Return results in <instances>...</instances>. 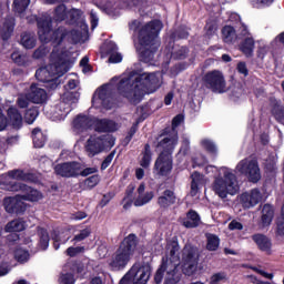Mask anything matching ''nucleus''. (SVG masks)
I'll return each mask as SVG.
<instances>
[{
    "mask_svg": "<svg viewBox=\"0 0 284 284\" xmlns=\"http://www.w3.org/2000/svg\"><path fill=\"white\" fill-rule=\"evenodd\" d=\"M163 85V73H124L112 78L110 83L98 89L92 99L93 108L111 110L114 105L112 94L118 90L131 103H140L145 94H154Z\"/></svg>",
    "mask_w": 284,
    "mask_h": 284,
    "instance_id": "f257e3e1",
    "label": "nucleus"
},
{
    "mask_svg": "<svg viewBox=\"0 0 284 284\" xmlns=\"http://www.w3.org/2000/svg\"><path fill=\"white\" fill-rule=\"evenodd\" d=\"M179 242L171 241L166 244V261L156 272L154 281L156 284L163 281L165 272V284L179 283L182 270L186 276H192L199 271V248L187 244L182 251V258L179 256Z\"/></svg>",
    "mask_w": 284,
    "mask_h": 284,
    "instance_id": "f03ea898",
    "label": "nucleus"
},
{
    "mask_svg": "<svg viewBox=\"0 0 284 284\" xmlns=\"http://www.w3.org/2000/svg\"><path fill=\"white\" fill-rule=\"evenodd\" d=\"M17 181L34 180L32 179V174H26L20 170L10 171L8 173L6 181L1 183L2 190H7L8 192H22L21 195L4 199V209L9 214H13V212H23V210H26V203L23 201L37 203L43 199V193L39 190L32 189Z\"/></svg>",
    "mask_w": 284,
    "mask_h": 284,
    "instance_id": "7ed1b4c3",
    "label": "nucleus"
},
{
    "mask_svg": "<svg viewBox=\"0 0 284 284\" xmlns=\"http://www.w3.org/2000/svg\"><path fill=\"white\" fill-rule=\"evenodd\" d=\"M51 63L37 70L36 78L42 83H48L49 90H55L59 85V77H63L65 72L72 68L77 59L63 47H54L51 58Z\"/></svg>",
    "mask_w": 284,
    "mask_h": 284,
    "instance_id": "20e7f679",
    "label": "nucleus"
},
{
    "mask_svg": "<svg viewBox=\"0 0 284 284\" xmlns=\"http://www.w3.org/2000/svg\"><path fill=\"white\" fill-rule=\"evenodd\" d=\"M206 174H214L211 190L219 199H227V196H236L241 190L239 186V178L234 170L227 166L216 168L214 165H206L204 168Z\"/></svg>",
    "mask_w": 284,
    "mask_h": 284,
    "instance_id": "39448f33",
    "label": "nucleus"
},
{
    "mask_svg": "<svg viewBox=\"0 0 284 284\" xmlns=\"http://www.w3.org/2000/svg\"><path fill=\"white\" fill-rule=\"evenodd\" d=\"M50 23H52L51 17L43 16L38 19V34L42 43H48L49 41H53V43H58L59 45V43H61V41H63V39H65V37H68L69 34L73 41H81V39H83V37L88 34V24L82 23L81 26L82 31L79 33H77L75 31H71L70 33H68V31H65L64 28H60L55 32H53V37H52V31L50 30Z\"/></svg>",
    "mask_w": 284,
    "mask_h": 284,
    "instance_id": "423d86ee",
    "label": "nucleus"
},
{
    "mask_svg": "<svg viewBox=\"0 0 284 284\" xmlns=\"http://www.w3.org/2000/svg\"><path fill=\"white\" fill-rule=\"evenodd\" d=\"M178 141L179 136H176V134H173L163 138L159 142L158 150H162V152L154 164V174L156 176H168V174L172 172V151L174 150V148H176Z\"/></svg>",
    "mask_w": 284,
    "mask_h": 284,
    "instance_id": "0eeeda50",
    "label": "nucleus"
},
{
    "mask_svg": "<svg viewBox=\"0 0 284 284\" xmlns=\"http://www.w3.org/2000/svg\"><path fill=\"white\" fill-rule=\"evenodd\" d=\"M163 30V23L159 20L151 21L139 31V43L142 47L143 57H148L150 50V58H144V61H152V50H156L160 45L159 32Z\"/></svg>",
    "mask_w": 284,
    "mask_h": 284,
    "instance_id": "6e6552de",
    "label": "nucleus"
},
{
    "mask_svg": "<svg viewBox=\"0 0 284 284\" xmlns=\"http://www.w3.org/2000/svg\"><path fill=\"white\" fill-rule=\"evenodd\" d=\"M136 252V235L130 234L126 236L120 247L111 257L109 265L111 270L119 272V270H124V267L130 263L133 254Z\"/></svg>",
    "mask_w": 284,
    "mask_h": 284,
    "instance_id": "1a4fd4ad",
    "label": "nucleus"
},
{
    "mask_svg": "<svg viewBox=\"0 0 284 284\" xmlns=\"http://www.w3.org/2000/svg\"><path fill=\"white\" fill-rule=\"evenodd\" d=\"M73 128L77 132H83L89 128H93L97 132H116L119 124L112 120H97L87 115H78L73 120Z\"/></svg>",
    "mask_w": 284,
    "mask_h": 284,
    "instance_id": "9d476101",
    "label": "nucleus"
},
{
    "mask_svg": "<svg viewBox=\"0 0 284 284\" xmlns=\"http://www.w3.org/2000/svg\"><path fill=\"white\" fill-rule=\"evenodd\" d=\"M114 143L116 139L112 134L91 135L85 143V152L88 156H97V154L112 150Z\"/></svg>",
    "mask_w": 284,
    "mask_h": 284,
    "instance_id": "9b49d317",
    "label": "nucleus"
},
{
    "mask_svg": "<svg viewBox=\"0 0 284 284\" xmlns=\"http://www.w3.org/2000/svg\"><path fill=\"white\" fill-rule=\"evenodd\" d=\"M152 270L150 265L134 264L121 278L120 284H148Z\"/></svg>",
    "mask_w": 284,
    "mask_h": 284,
    "instance_id": "f8f14e48",
    "label": "nucleus"
},
{
    "mask_svg": "<svg viewBox=\"0 0 284 284\" xmlns=\"http://www.w3.org/2000/svg\"><path fill=\"white\" fill-rule=\"evenodd\" d=\"M79 92L67 91L62 101L55 106L51 116L52 121H63L72 110V105L79 103Z\"/></svg>",
    "mask_w": 284,
    "mask_h": 284,
    "instance_id": "ddd939ff",
    "label": "nucleus"
},
{
    "mask_svg": "<svg viewBox=\"0 0 284 284\" xmlns=\"http://www.w3.org/2000/svg\"><path fill=\"white\" fill-rule=\"evenodd\" d=\"M236 174H242L251 183H258L261 181V168L258 162L252 158L241 160L235 166Z\"/></svg>",
    "mask_w": 284,
    "mask_h": 284,
    "instance_id": "4468645a",
    "label": "nucleus"
},
{
    "mask_svg": "<svg viewBox=\"0 0 284 284\" xmlns=\"http://www.w3.org/2000/svg\"><path fill=\"white\" fill-rule=\"evenodd\" d=\"M205 82L213 92H219L220 94L225 92V78H223L221 71L209 72L205 75Z\"/></svg>",
    "mask_w": 284,
    "mask_h": 284,
    "instance_id": "2eb2a0df",
    "label": "nucleus"
},
{
    "mask_svg": "<svg viewBox=\"0 0 284 284\" xmlns=\"http://www.w3.org/2000/svg\"><path fill=\"white\" fill-rule=\"evenodd\" d=\"M55 174L59 176H64L70 179L72 176H79L81 174V164L78 162H67L63 164H58L54 168Z\"/></svg>",
    "mask_w": 284,
    "mask_h": 284,
    "instance_id": "dca6fc26",
    "label": "nucleus"
},
{
    "mask_svg": "<svg viewBox=\"0 0 284 284\" xmlns=\"http://www.w3.org/2000/svg\"><path fill=\"white\" fill-rule=\"evenodd\" d=\"M240 201L246 210H250V207H254L263 201V194H261V191L257 189H253L248 192L242 193L240 196Z\"/></svg>",
    "mask_w": 284,
    "mask_h": 284,
    "instance_id": "f3484780",
    "label": "nucleus"
},
{
    "mask_svg": "<svg viewBox=\"0 0 284 284\" xmlns=\"http://www.w3.org/2000/svg\"><path fill=\"white\" fill-rule=\"evenodd\" d=\"M152 199H154V192L145 191V184L142 183L136 190V196L133 204L135 205V207H142V205H148V203H150Z\"/></svg>",
    "mask_w": 284,
    "mask_h": 284,
    "instance_id": "a211bd4d",
    "label": "nucleus"
},
{
    "mask_svg": "<svg viewBox=\"0 0 284 284\" xmlns=\"http://www.w3.org/2000/svg\"><path fill=\"white\" fill-rule=\"evenodd\" d=\"M28 93H29V99L31 103L41 104L48 101V93L45 92L44 89H42L37 84H32Z\"/></svg>",
    "mask_w": 284,
    "mask_h": 284,
    "instance_id": "6ab92c4d",
    "label": "nucleus"
},
{
    "mask_svg": "<svg viewBox=\"0 0 284 284\" xmlns=\"http://www.w3.org/2000/svg\"><path fill=\"white\" fill-rule=\"evenodd\" d=\"M242 34L245 39L241 44V51L246 54V57H251L254 52V38H252V33H250V29H247L246 26L242 27Z\"/></svg>",
    "mask_w": 284,
    "mask_h": 284,
    "instance_id": "aec40b11",
    "label": "nucleus"
},
{
    "mask_svg": "<svg viewBox=\"0 0 284 284\" xmlns=\"http://www.w3.org/2000/svg\"><path fill=\"white\" fill-rule=\"evenodd\" d=\"M192 182H191V196H196L199 194V191L205 183H209L210 180L205 178L203 174L199 172H194L191 175Z\"/></svg>",
    "mask_w": 284,
    "mask_h": 284,
    "instance_id": "412c9836",
    "label": "nucleus"
},
{
    "mask_svg": "<svg viewBox=\"0 0 284 284\" xmlns=\"http://www.w3.org/2000/svg\"><path fill=\"white\" fill-rule=\"evenodd\" d=\"M252 240L257 245L261 252H266V254H272V241L263 234H255Z\"/></svg>",
    "mask_w": 284,
    "mask_h": 284,
    "instance_id": "4be33fe9",
    "label": "nucleus"
},
{
    "mask_svg": "<svg viewBox=\"0 0 284 284\" xmlns=\"http://www.w3.org/2000/svg\"><path fill=\"white\" fill-rule=\"evenodd\" d=\"M7 114L9 125H12V128H14L16 130H19V128L23 125V118L21 116V113H19V110H17V108H9Z\"/></svg>",
    "mask_w": 284,
    "mask_h": 284,
    "instance_id": "5701e85b",
    "label": "nucleus"
},
{
    "mask_svg": "<svg viewBox=\"0 0 284 284\" xmlns=\"http://www.w3.org/2000/svg\"><path fill=\"white\" fill-rule=\"evenodd\" d=\"M105 50L108 54H110L109 63H121L123 61V55L116 52V50H119V48L116 47V43L112 41L108 42L105 44Z\"/></svg>",
    "mask_w": 284,
    "mask_h": 284,
    "instance_id": "b1692460",
    "label": "nucleus"
},
{
    "mask_svg": "<svg viewBox=\"0 0 284 284\" xmlns=\"http://www.w3.org/2000/svg\"><path fill=\"white\" fill-rule=\"evenodd\" d=\"M176 203V195H174V191L166 190L163 194L158 199V204L160 207H170V205H174Z\"/></svg>",
    "mask_w": 284,
    "mask_h": 284,
    "instance_id": "393cba45",
    "label": "nucleus"
},
{
    "mask_svg": "<svg viewBox=\"0 0 284 284\" xmlns=\"http://www.w3.org/2000/svg\"><path fill=\"white\" fill-rule=\"evenodd\" d=\"M274 219V207L270 204H265L262 209L261 223L262 227H270Z\"/></svg>",
    "mask_w": 284,
    "mask_h": 284,
    "instance_id": "a878e982",
    "label": "nucleus"
},
{
    "mask_svg": "<svg viewBox=\"0 0 284 284\" xmlns=\"http://www.w3.org/2000/svg\"><path fill=\"white\" fill-rule=\"evenodd\" d=\"M182 224L184 227H199V225H201V217L197 212L190 211L186 217L182 220Z\"/></svg>",
    "mask_w": 284,
    "mask_h": 284,
    "instance_id": "bb28decb",
    "label": "nucleus"
},
{
    "mask_svg": "<svg viewBox=\"0 0 284 284\" xmlns=\"http://www.w3.org/2000/svg\"><path fill=\"white\" fill-rule=\"evenodd\" d=\"M13 30H14V19L9 18L8 20H6L2 28H0V34H1L2 39L4 41L10 39Z\"/></svg>",
    "mask_w": 284,
    "mask_h": 284,
    "instance_id": "cd10ccee",
    "label": "nucleus"
},
{
    "mask_svg": "<svg viewBox=\"0 0 284 284\" xmlns=\"http://www.w3.org/2000/svg\"><path fill=\"white\" fill-rule=\"evenodd\" d=\"M220 245L221 239H219V236L212 233L206 234V250H209V252H216Z\"/></svg>",
    "mask_w": 284,
    "mask_h": 284,
    "instance_id": "c85d7f7f",
    "label": "nucleus"
},
{
    "mask_svg": "<svg viewBox=\"0 0 284 284\" xmlns=\"http://www.w3.org/2000/svg\"><path fill=\"white\" fill-rule=\"evenodd\" d=\"M27 226L26 221L13 220L6 225L4 230L6 232H23Z\"/></svg>",
    "mask_w": 284,
    "mask_h": 284,
    "instance_id": "c756f323",
    "label": "nucleus"
},
{
    "mask_svg": "<svg viewBox=\"0 0 284 284\" xmlns=\"http://www.w3.org/2000/svg\"><path fill=\"white\" fill-rule=\"evenodd\" d=\"M53 241L54 250H59L61 244H65L68 243V241H70V231L59 232L57 235L53 236Z\"/></svg>",
    "mask_w": 284,
    "mask_h": 284,
    "instance_id": "7c9ffc66",
    "label": "nucleus"
},
{
    "mask_svg": "<svg viewBox=\"0 0 284 284\" xmlns=\"http://www.w3.org/2000/svg\"><path fill=\"white\" fill-rule=\"evenodd\" d=\"M21 44L27 50H32L37 45V38L32 33H23L21 38Z\"/></svg>",
    "mask_w": 284,
    "mask_h": 284,
    "instance_id": "2f4dec72",
    "label": "nucleus"
},
{
    "mask_svg": "<svg viewBox=\"0 0 284 284\" xmlns=\"http://www.w3.org/2000/svg\"><path fill=\"white\" fill-rule=\"evenodd\" d=\"M32 139L34 148H43V145H45V136L40 129H34L32 131Z\"/></svg>",
    "mask_w": 284,
    "mask_h": 284,
    "instance_id": "473e14b6",
    "label": "nucleus"
},
{
    "mask_svg": "<svg viewBox=\"0 0 284 284\" xmlns=\"http://www.w3.org/2000/svg\"><path fill=\"white\" fill-rule=\"evenodd\" d=\"M222 37L225 43H232V41L236 39V32L234 31V28L226 26L222 30Z\"/></svg>",
    "mask_w": 284,
    "mask_h": 284,
    "instance_id": "72a5a7b5",
    "label": "nucleus"
},
{
    "mask_svg": "<svg viewBox=\"0 0 284 284\" xmlns=\"http://www.w3.org/2000/svg\"><path fill=\"white\" fill-rule=\"evenodd\" d=\"M39 235H40V247L42 250H48L50 245V235H48V231H45V229H40Z\"/></svg>",
    "mask_w": 284,
    "mask_h": 284,
    "instance_id": "f704fd0d",
    "label": "nucleus"
},
{
    "mask_svg": "<svg viewBox=\"0 0 284 284\" xmlns=\"http://www.w3.org/2000/svg\"><path fill=\"white\" fill-rule=\"evenodd\" d=\"M98 183H101V176L95 174L84 180V187H87V190H92L97 187Z\"/></svg>",
    "mask_w": 284,
    "mask_h": 284,
    "instance_id": "c9c22d12",
    "label": "nucleus"
},
{
    "mask_svg": "<svg viewBox=\"0 0 284 284\" xmlns=\"http://www.w3.org/2000/svg\"><path fill=\"white\" fill-rule=\"evenodd\" d=\"M38 116H39V110L37 108H31L27 110L24 114V120L27 121V123L31 124V123H34V121H37Z\"/></svg>",
    "mask_w": 284,
    "mask_h": 284,
    "instance_id": "e433bc0d",
    "label": "nucleus"
},
{
    "mask_svg": "<svg viewBox=\"0 0 284 284\" xmlns=\"http://www.w3.org/2000/svg\"><path fill=\"white\" fill-rule=\"evenodd\" d=\"M30 102H32V100H30V93H22L18 97L17 100V104L18 108H28V105H30Z\"/></svg>",
    "mask_w": 284,
    "mask_h": 284,
    "instance_id": "4c0bfd02",
    "label": "nucleus"
},
{
    "mask_svg": "<svg viewBox=\"0 0 284 284\" xmlns=\"http://www.w3.org/2000/svg\"><path fill=\"white\" fill-rule=\"evenodd\" d=\"M14 258H17L19 263H26L30 258V253L23 248H18L14 252Z\"/></svg>",
    "mask_w": 284,
    "mask_h": 284,
    "instance_id": "58836bf2",
    "label": "nucleus"
},
{
    "mask_svg": "<svg viewBox=\"0 0 284 284\" xmlns=\"http://www.w3.org/2000/svg\"><path fill=\"white\" fill-rule=\"evenodd\" d=\"M90 234H92V230H90V227L83 229L74 235L73 241H75V243H81V241H85Z\"/></svg>",
    "mask_w": 284,
    "mask_h": 284,
    "instance_id": "ea45409f",
    "label": "nucleus"
},
{
    "mask_svg": "<svg viewBox=\"0 0 284 284\" xmlns=\"http://www.w3.org/2000/svg\"><path fill=\"white\" fill-rule=\"evenodd\" d=\"M150 146H145V152L143 153V156L140 161L141 168H150V163L152 161V155L150 154V150L148 149Z\"/></svg>",
    "mask_w": 284,
    "mask_h": 284,
    "instance_id": "a19ab883",
    "label": "nucleus"
},
{
    "mask_svg": "<svg viewBox=\"0 0 284 284\" xmlns=\"http://www.w3.org/2000/svg\"><path fill=\"white\" fill-rule=\"evenodd\" d=\"M16 12H23L28 6H30V0H14L13 1Z\"/></svg>",
    "mask_w": 284,
    "mask_h": 284,
    "instance_id": "79ce46f5",
    "label": "nucleus"
},
{
    "mask_svg": "<svg viewBox=\"0 0 284 284\" xmlns=\"http://www.w3.org/2000/svg\"><path fill=\"white\" fill-rule=\"evenodd\" d=\"M65 17H68V13L65 12V6L60 4L55 9L54 19H55V21H63V20H65Z\"/></svg>",
    "mask_w": 284,
    "mask_h": 284,
    "instance_id": "37998d69",
    "label": "nucleus"
},
{
    "mask_svg": "<svg viewBox=\"0 0 284 284\" xmlns=\"http://www.w3.org/2000/svg\"><path fill=\"white\" fill-rule=\"evenodd\" d=\"M60 284H74V275L71 273H62L59 277Z\"/></svg>",
    "mask_w": 284,
    "mask_h": 284,
    "instance_id": "c03bdc74",
    "label": "nucleus"
},
{
    "mask_svg": "<svg viewBox=\"0 0 284 284\" xmlns=\"http://www.w3.org/2000/svg\"><path fill=\"white\" fill-rule=\"evenodd\" d=\"M201 145L207 152H211V153L216 152V145L214 144V142H212L210 140H202Z\"/></svg>",
    "mask_w": 284,
    "mask_h": 284,
    "instance_id": "a18cd8bd",
    "label": "nucleus"
},
{
    "mask_svg": "<svg viewBox=\"0 0 284 284\" xmlns=\"http://www.w3.org/2000/svg\"><path fill=\"white\" fill-rule=\"evenodd\" d=\"M83 252H85L84 246H77V247L71 246L67 250V255L68 256H78V254H83Z\"/></svg>",
    "mask_w": 284,
    "mask_h": 284,
    "instance_id": "49530a36",
    "label": "nucleus"
},
{
    "mask_svg": "<svg viewBox=\"0 0 284 284\" xmlns=\"http://www.w3.org/2000/svg\"><path fill=\"white\" fill-rule=\"evenodd\" d=\"M272 112H273V115L275 116V119L277 121H284V110H283V106L276 105V106L273 108Z\"/></svg>",
    "mask_w": 284,
    "mask_h": 284,
    "instance_id": "de8ad7c7",
    "label": "nucleus"
},
{
    "mask_svg": "<svg viewBox=\"0 0 284 284\" xmlns=\"http://www.w3.org/2000/svg\"><path fill=\"white\" fill-rule=\"evenodd\" d=\"M81 14L82 12L79 9H72L71 11L68 12V17H70L72 23H77Z\"/></svg>",
    "mask_w": 284,
    "mask_h": 284,
    "instance_id": "09e8293b",
    "label": "nucleus"
},
{
    "mask_svg": "<svg viewBox=\"0 0 284 284\" xmlns=\"http://www.w3.org/2000/svg\"><path fill=\"white\" fill-rule=\"evenodd\" d=\"M252 270H253V272H256L257 274H260L264 278H267L268 281H272V278H274V274L267 273L258 267H252Z\"/></svg>",
    "mask_w": 284,
    "mask_h": 284,
    "instance_id": "8fccbe9b",
    "label": "nucleus"
},
{
    "mask_svg": "<svg viewBox=\"0 0 284 284\" xmlns=\"http://www.w3.org/2000/svg\"><path fill=\"white\" fill-rule=\"evenodd\" d=\"M114 160V151L111 152L102 162V170H106V168H110V163H112V161Z\"/></svg>",
    "mask_w": 284,
    "mask_h": 284,
    "instance_id": "3c124183",
    "label": "nucleus"
},
{
    "mask_svg": "<svg viewBox=\"0 0 284 284\" xmlns=\"http://www.w3.org/2000/svg\"><path fill=\"white\" fill-rule=\"evenodd\" d=\"M97 172H99V169H97L95 166L93 168H87L84 170L81 171L80 169V175L81 176H90V174H97Z\"/></svg>",
    "mask_w": 284,
    "mask_h": 284,
    "instance_id": "603ef678",
    "label": "nucleus"
},
{
    "mask_svg": "<svg viewBox=\"0 0 284 284\" xmlns=\"http://www.w3.org/2000/svg\"><path fill=\"white\" fill-rule=\"evenodd\" d=\"M225 281V275L223 273H216L211 277V284H219Z\"/></svg>",
    "mask_w": 284,
    "mask_h": 284,
    "instance_id": "864d4df0",
    "label": "nucleus"
},
{
    "mask_svg": "<svg viewBox=\"0 0 284 284\" xmlns=\"http://www.w3.org/2000/svg\"><path fill=\"white\" fill-rule=\"evenodd\" d=\"M105 280V275L103 273H100L91 278L90 284H105L103 281Z\"/></svg>",
    "mask_w": 284,
    "mask_h": 284,
    "instance_id": "5fc2aeb1",
    "label": "nucleus"
},
{
    "mask_svg": "<svg viewBox=\"0 0 284 284\" xmlns=\"http://www.w3.org/2000/svg\"><path fill=\"white\" fill-rule=\"evenodd\" d=\"M274 0H256L255 8H267V6H272Z\"/></svg>",
    "mask_w": 284,
    "mask_h": 284,
    "instance_id": "6e6d98bb",
    "label": "nucleus"
},
{
    "mask_svg": "<svg viewBox=\"0 0 284 284\" xmlns=\"http://www.w3.org/2000/svg\"><path fill=\"white\" fill-rule=\"evenodd\" d=\"M190 150V140H184L182 148L180 149L179 156H185Z\"/></svg>",
    "mask_w": 284,
    "mask_h": 284,
    "instance_id": "4d7b16f0",
    "label": "nucleus"
},
{
    "mask_svg": "<svg viewBox=\"0 0 284 284\" xmlns=\"http://www.w3.org/2000/svg\"><path fill=\"white\" fill-rule=\"evenodd\" d=\"M10 273V265L6 262H0V276H6Z\"/></svg>",
    "mask_w": 284,
    "mask_h": 284,
    "instance_id": "13d9d810",
    "label": "nucleus"
},
{
    "mask_svg": "<svg viewBox=\"0 0 284 284\" xmlns=\"http://www.w3.org/2000/svg\"><path fill=\"white\" fill-rule=\"evenodd\" d=\"M11 59L12 61H14V63H18V65H23V57L21 55V53L13 52L11 54Z\"/></svg>",
    "mask_w": 284,
    "mask_h": 284,
    "instance_id": "bf43d9fd",
    "label": "nucleus"
},
{
    "mask_svg": "<svg viewBox=\"0 0 284 284\" xmlns=\"http://www.w3.org/2000/svg\"><path fill=\"white\" fill-rule=\"evenodd\" d=\"M90 17H91V28L92 30H94L97 26H99V17H97V13L93 10L90 12Z\"/></svg>",
    "mask_w": 284,
    "mask_h": 284,
    "instance_id": "052dcab7",
    "label": "nucleus"
},
{
    "mask_svg": "<svg viewBox=\"0 0 284 284\" xmlns=\"http://www.w3.org/2000/svg\"><path fill=\"white\" fill-rule=\"evenodd\" d=\"M237 72L240 74H243L244 77H247V74H248L247 65L244 62H240L237 64Z\"/></svg>",
    "mask_w": 284,
    "mask_h": 284,
    "instance_id": "680f3d73",
    "label": "nucleus"
},
{
    "mask_svg": "<svg viewBox=\"0 0 284 284\" xmlns=\"http://www.w3.org/2000/svg\"><path fill=\"white\" fill-rule=\"evenodd\" d=\"M45 47H40L33 52L34 59H41L45 54Z\"/></svg>",
    "mask_w": 284,
    "mask_h": 284,
    "instance_id": "e2e57ef3",
    "label": "nucleus"
},
{
    "mask_svg": "<svg viewBox=\"0 0 284 284\" xmlns=\"http://www.w3.org/2000/svg\"><path fill=\"white\" fill-rule=\"evenodd\" d=\"M181 123H183V115L179 114L176 115L174 119H173V122H172V128L173 130L175 128H179V125H181Z\"/></svg>",
    "mask_w": 284,
    "mask_h": 284,
    "instance_id": "0e129e2a",
    "label": "nucleus"
},
{
    "mask_svg": "<svg viewBox=\"0 0 284 284\" xmlns=\"http://www.w3.org/2000/svg\"><path fill=\"white\" fill-rule=\"evenodd\" d=\"M134 134H136V124H133L126 135V141L128 143H130V141H132V136H134Z\"/></svg>",
    "mask_w": 284,
    "mask_h": 284,
    "instance_id": "69168bd1",
    "label": "nucleus"
},
{
    "mask_svg": "<svg viewBox=\"0 0 284 284\" xmlns=\"http://www.w3.org/2000/svg\"><path fill=\"white\" fill-rule=\"evenodd\" d=\"M229 229L230 230H243V224H241V222H237V221H232L229 224Z\"/></svg>",
    "mask_w": 284,
    "mask_h": 284,
    "instance_id": "338daca9",
    "label": "nucleus"
},
{
    "mask_svg": "<svg viewBox=\"0 0 284 284\" xmlns=\"http://www.w3.org/2000/svg\"><path fill=\"white\" fill-rule=\"evenodd\" d=\"M276 43H284V31L275 37V39L271 42V45L274 47Z\"/></svg>",
    "mask_w": 284,
    "mask_h": 284,
    "instance_id": "774afa93",
    "label": "nucleus"
}]
</instances>
